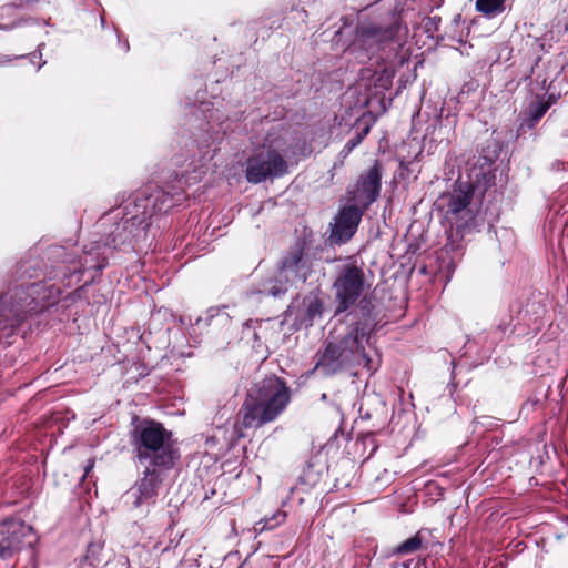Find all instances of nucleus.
Masks as SVG:
<instances>
[{
  "label": "nucleus",
  "mask_w": 568,
  "mask_h": 568,
  "mask_svg": "<svg viewBox=\"0 0 568 568\" xmlns=\"http://www.w3.org/2000/svg\"><path fill=\"white\" fill-rule=\"evenodd\" d=\"M194 173L195 175L192 178L182 173L176 176L173 184H168L164 187L146 186L136 192L133 200L122 211L114 210L104 215L101 219V225L122 216L104 241L90 242L83 247V254L78 260L65 254L64 247H57L54 255L62 257L63 263L73 265L68 267V274H64V277L68 278L67 285L71 286L74 277H77V283L80 282V275L84 272H94L89 280L93 281L106 267L113 248L125 245L134 248L136 243L144 241L153 219L161 217L163 213L179 205L185 197L184 186L200 181L204 171L195 169Z\"/></svg>",
  "instance_id": "f257e3e1"
},
{
  "label": "nucleus",
  "mask_w": 568,
  "mask_h": 568,
  "mask_svg": "<svg viewBox=\"0 0 568 568\" xmlns=\"http://www.w3.org/2000/svg\"><path fill=\"white\" fill-rule=\"evenodd\" d=\"M407 28L403 26L397 8L381 21L362 23L356 29L355 39L348 51L355 54L359 62L367 60L384 64L376 79L377 85L382 89L386 90L392 85L394 67L403 64L406 60L402 53Z\"/></svg>",
  "instance_id": "f03ea898"
},
{
  "label": "nucleus",
  "mask_w": 568,
  "mask_h": 568,
  "mask_svg": "<svg viewBox=\"0 0 568 568\" xmlns=\"http://www.w3.org/2000/svg\"><path fill=\"white\" fill-rule=\"evenodd\" d=\"M291 402V388L277 376L254 382L239 412L234 432L243 437L242 428H257L275 420Z\"/></svg>",
  "instance_id": "7ed1b4c3"
},
{
  "label": "nucleus",
  "mask_w": 568,
  "mask_h": 568,
  "mask_svg": "<svg viewBox=\"0 0 568 568\" xmlns=\"http://www.w3.org/2000/svg\"><path fill=\"white\" fill-rule=\"evenodd\" d=\"M368 342L367 324L349 326L344 334L327 342L317 361L316 369L327 376L356 367L375 371L376 367L365 346Z\"/></svg>",
  "instance_id": "20e7f679"
},
{
  "label": "nucleus",
  "mask_w": 568,
  "mask_h": 568,
  "mask_svg": "<svg viewBox=\"0 0 568 568\" xmlns=\"http://www.w3.org/2000/svg\"><path fill=\"white\" fill-rule=\"evenodd\" d=\"M132 444L139 465L172 469L180 459L172 433L153 420H145L135 428Z\"/></svg>",
  "instance_id": "39448f33"
},
{
  "label": "nucleus",
  "mask_w": 568,
  "mask_h": 568,
  "mask_svg": "<svg viewBox=\"0 0 568 568\" xmlns=\"http://www.w3.org/2000/svg\"><path fill=\"white\" fill-rule=\"evenodd\" d=\"M62 288L47 282L21 285L0 296V325L20 322L28 314L37 313L59 300Z\"/></svg>",
  "instance_id": "423d86ee"
},
{
  "label": "nucleus",
  "mask_w": 568,
  "mask_h": 568,
  "mask_svg": "<svg viewBox=\"0 0 568 568\" xmlns=\"http://www.w3.org/2000/svg\"><path fill=\"white\" fill-rule=\"evenodd\" d=\"M143 470L133 486L124 494L125 503L140 515L149 514L155 504L160 488L170 468L140 465Z\"/></svg>",
  "instance_id": "0eeeda50"
},
{
  "label": "nucleus",
  "mask_w": 568,
  "mask_h": 568,
  "mask_svg": "<svg viewBox=\"0 0 568 568\" xmlns=\"http://www.w3.org/2000/svg\"><path fill=\"white\" fill-rule=\"evenodd\" d=\"M287 162L281 151L267 145L246 161L245 176L250 183L257 184L266 179L281 178L287 173Z\"/></svg>",
  "instance_id": "6e6552de"
},
{
  "label": "nucleus",
  "mask_w": 568,
  "mask_h": 568,
  "mask_svg": "<svg viewBox=\"0 0 568 568\" xmlns=\"http://www.w3.org/2000/svg\"><path fill=\"white\" fill-rule=\"evenodd\" d=\"M364 271L355 264L345 265L338 273L333 288L336 300V314L348 311L363 295L365 290Z\"/></svg>",
  "instance_id": "1a4fd4ad"
},
{
  "label": "nucleus",
  "mask_w": 568,
  "mask_h": 568,
  "mask_svg": "<svg viewBox=\"0 0 568 568\" xmlns=\"http://www.w3.org/2000/svg\"><path fill=\"white\" fill-rule=\"evenodd\" d=\"M195 113L205 120V131L212 142H219L232 129V123L240 120V113H231L222 100L201 101L195 105Z\"/></svg>",
  "instance_id": "9d476101"
},
{
  "label": "nucleus",
  "mask_w": 568,
  "mask_h": 568,
  "mask_svg": "<svg viewBox=\"0 0 568 568\" xmlns=\"http://www.w3.org/2000/svg\"><path fill=\"white\" fill-rule=\"evenodd\" d=\"M34 540L31 526L21 519L7 518L0 525V559L13 557L24 545L32 546Z\"/></svg>",
  "instance_id": "9b49d317"
},
{
  "label": "nucleus",
  "mask_w": 568,
  "mask_h": 568,
  "mask_svg": "<svg viewBox=\"0 0 568 568\" xmlns=\"http://www.w3.org/2000/svg\"><path fill=\"white\" fill-rule=\"evenodd\" d=\"M287 273L292 281L302 283H318L324 277V270L315 263L303 250L291 251L282 261V274Z\"/></svg>",
  "instance_id": "f8f14e48"
},
{
  "label": "nucleus",
  "mask_w": 568,
  "mask_h": 568,
  "mask_svg": "<svg viewBox=\"0 0 568 568\" xmlns=\"http://www.w3.org/2000/svg\"><path fill=\"white\" fill-rule=\"evenodd\" d=\"M266 143L281 151L284 159H294L311 154L312 149L305 136L284 128L282 124L273 126L266 134Z\"/></svg>",
  "instance_id": "ddd939ff"
},
{
  "label": "nucleus",
  "mask_w": 568,
  "mask_h": 568,
  "mask_svg": "<svg viewBox=\"0 0 568 568\" xmlns=\"http://www.w3.org/2000/svg\"><path fill=\"white\" fill-rule=\"evenodd\" d=\"M381 189L382 168L376 161L372 168L359 175L352 200L354 204L365 210L378 199Z\"/></svg>",
  "instance_id": "4468645a"
},
{
  "label": "nucleus",
  "mask_w": 568,
  "mask_h": 568,
  "mask_svg": "<svg viewBox=\"0 0 568 568\" xmlns=\"http://www.w3.org/2000/svg\"><path fill=\"white\" fill-rule=\"evenodd\" d=\"M362 215L363 209L356 204H348L341 209L334 222L331 223V242L339 245L349 241L357 231Z\"/></svg>",
  "instance_id": "2eb2a0df"
},
{
  "label": "nucleus",
  "mask_w": 568,
  "mask_h": 568,
  "mask_svg": "<svg viewBox=\"0 0 568 568\" xmlns=\"http://www.w3.org/2000/svg\"><path fill=\"white\" fill-rule=\"evenodd\" d=\"M494 160L488 156H479L469 173V182L473 185V193L476 191L484 194L495 184L496 175L493 170Z\"/></svg>",
  "instance_id": "dca6fc26"
},
{
  "label": "nucleus",
  "mask_w": 568,
  "mask_h": 568,
  "mask_svg": "<svg viewBox=\"0 0 568 568\" xmlns=\"http://www.w3.org/2000/svg\"><path fill=\"white\" fill-rule=\"evenodd\" d=\"M473 195V185L459 182L448 196L447 213L456 216L459 214L468 216L470 214L468 205Z\"/></svg>",
  "instance_id": "f3484780"
},
{
  "label": "nucleus",
  "mask_w": 568,
  "mask_h": 568,
  "mask_svg": "<svg viewBox=\"0 0 568 568\" xmlns=\"http://www.w3.org/2000/svg\"><path fill=\"white\" fill-rule=\"evenodd\" d=\"M463 245L459 241H454L453 235L448 236V242L437 253L438 271L449 276L456 268L457 262L462 256Z\"/></svg>",
  "instance_id": "a211bd4d"
},
{
  "label": "nucleus",
  "mask_w": 568,
  "mask_h": 568,
  "mask_svg": "<svg viewBox=\"0 0 568 568\" xmlns=\"http://www.w3.org/2000/svg\"><path fill=\"white\" fill-rule=\"evenodd\" d=\"M323 310V302L320 297L306 296L303 300L302 307L297 311L295 321L300 326H312L315 321L322 318Z\"/></svg>",
  "instance_id": "6ab92c4d"
},
{
  "label": "nucleus",
  "mask_w": 568,
  "mask_h": 568,
  "mask_svg": "<svg viewBox=\"0 0 568 568\" xmlns=\"http://www.w3.org/2000/svg\"><path fill=\"white\" fill-rule=\"evenodd\" d=\"M290 282H292V280L288 274H282L281 265L276 276L267 278L261 283L258 293L273 296L275 298L281 297L287 292Z\"/></svg>",
  "instance_id": "aec40b11"
},
{
  "label": "nucleus",
  "mask_w": 568,
  "mask_h": 568,
  "mask_svg": "<svg viewBox=\"0 0 568 568\" xmlns=\"http://www.w3.org/2000/svg\"><path fill=\"white\" fill-rule=\"evenodd\" d=\"M358 311L363 321L355 325L364 326L367 324V335L369 336L377 323V312L373 300L368 296L361 298L358 303Z\"/></svg>",
  "instance_id": "412c9836"
},
{
  "label": "nucleus",
  "mask_w": 568,
  "mask_h": 568,
  "mask_svg": "<svg viewBox=\"0 0 568 568\" xmlns=\"http://www.w3.org/2000/svg\"><path fill=\"white\" fill-rule=\"evenodd\" d=\"M549 106L550 104L542 100H537L532 102L528 106L526 118L524 119L521 126L532 129L536 125V123L545 115Z\"/></svg>",
  "instance_id": "4be33fe9"
},
{
  "label": "nucleus",
  "mask_w": 568,
  "mask_h": 568,
  "mask_svg": "<svg viewBox=\"0 0 568 568\" xmlns=\"http://www.w3.org/2000/svg\"><path fill=\"white\" fill-rule=\"evenodd\" d=\"M103 550L102 541H92L88 545L87 552L80 562L81 568H95L102 562L101 554Z\"/></svg>",
  "instance_id": "5701e85b"
},
{
  "label": "nucleus",
  "mask_w": 568,
  "mask_h": 568,
  "mask_svg": "<svg viewBox=\"0 0 568 568\" xmlns=\"http://www.w3.org/2000/svg\"><path fill=\"white\" fill-rule=\"evenodd\" d=\"M476 10L487 18H495L504 12L505 0H476Z\"/></svg>",
  "instance_id": "b1692460"
},
{
  "label": "nucleus",
  "mask_w": 568,
  "mask_h": 568,
  "mask_svg": "<svg viewBox=\"0 0 568 568\" xmlns=\"http://www.w3.org/2000/svg\"><path fill=\"white\" fill-rule=\"evenodd\" d=\"M225 306L207 308L204 315L197 318L196 324L204 323L205 325H211L213 322H216L217 324L229 323L230 316L225 312Z\"/></svg>",
  "instance_id": "393cba45"
},
{
  "label": "nucleus",
  "mask_w": 568,
  "mask_h": 568,
  "mask_svg": "<svg viewBox=\"0 0 568 568\" xmlns=\"http://www.w3.org/2000/svg\"><path fill=\"white\" fill-rule=\"evenodd\" d=\"M423 546V540L419 534L414 535L402 544L393 548V556H405L418 551Z\"/></svg>",
  "instance_id": "a878e982"
},
{
  "label": "nucleus",
  "mask_w": 568,
  "mask_h": 568,
  "mask_svg": "<svg viewBox=\"0 0 568 568\" xmlns=\"http://www.w3.org/2000/svg\"><path fill=\"white\" fill-rule=\"evenodd\" d=\"M286 514L284 511L275 513L271 518H266L262 529H273L284 523Z\"/></svg>",
  "instance_id": "bb28decb"
},
{
  "label": "nucleus",
  "mask_w": 568,
  "mask_h": 568,
  "mask_svg": "<svg viewBox=\"0 0 568 568\" xmlns=\"http://www.w3.org/2000/svg\"><path fill=\"white\" fill-rule=\"evenodd\" d=\"M361 144V136L359 135H353L344 145L342 151L339 152V156L342 159L347 158L351 152Z\"/></svg>",
  "instance_id": "cd10ccee"
},
{
  "label": "nucleus",
  "mask_w": 568,
  "mask_h": 568,
  "mask_svg": "<svg viewBox=\"0 0 568 568\" xmlns=\"http://www.w3.org/2000/svg\"><path fill=\"white\" fill-rule=\"evenodd\" d=\"M258 324L257 321H247L243 324V329H242V338L243 339H246L247 342H251V334L253 332V328H255V326Z\"/></svg>",
  "instance_id": "c85d7f7f"
},
{
  "label": "nucleus",
  "mask_w": 568,
  "mask_h": 568,
  "mask_svg": "<svg viewBox=\"0 0 568 568\" xmlns=\"http://www.w3.org/2000/svg\"><path fill=\"white\" fill-rule=\"evenodd\" d=\"M43 45H44L43 43H41V44H39V45H38V53H37V52H34V53H31V54H29V55H26V54H22V55H16L13 59H23V58L29 57V58H30V62H31L32 64H34V63L37 62V58H39L40 60H41V58H42L41 48H42Z\"/></svg>",
  "instance_id": "c756f323"
},
{
  "label": "nucleus",
  "mask_w": 568,
  "mask_h": 568,
  "mask_svg": "<svg viewBox=\"0 0 568 568\" xmlns=\"http://www.w3.org/2000/svg\"><path fill=\"white\" fill-rule=\"evenodd\" d=\"M251 341L253 342L252 346L257 347L260 342V336L257 334L256 327L253 328V332L251 334Z\"/></svg>",
  "instance_id": "7c9ffc66"
},
{
  "label": "nucleus",
  "mask_w": 568,
  "mask_h": 568,
  "mask_svg": "<svg viewBox=\"0 0 568 568\" xmlns=\"http://www.w3.org/2000/svg\"><path fill=\"white\" fill-rule=\"evenodd\" d=\"M368 132H369V128L365 126L361 131L356 132L354 135H359L361 142H362L364 140V138L368 134Z\"/></svg>",
  "instance_id": "2f4dec72"
},
{
  "label": "nucleus",
  "mask_w": 568,
  "mask_h": 568,
  "mask_svg": "<svg viewBox=\"0 0 568 568\" xmlns=\"http://www.w3.org/2000/svg\"><path fill=\"white\" fill-rule=\"evenodd\" d=\"M436 21H440V18H437V17H433V18H429L428 21L426 22L425 27L427 29V31H430V27L429 24H435Z\"/></svg>",
  "instance_id": "473e14b6"
},
{
  "label": "nucleus",
  "mask_w": 568,
  "mask_h": 568,
  "mask_svg": "<svg viewBox=\"0 0 568 568\" xmlns=\"http://www.w3.org/2000/svg\"><path fill=\"white\" fill-rule=\"evenodd\" d=\"M93 464H94V462H93V460H89V465L85 467V474H84V476H85V475H88V474H89V471L93 468Z\"/></svg>",
  "instance_id": "72a5a7b5"
},
{
  "label": "nucleus",
  "mask_w": 568,
  "mask_h": 568,
  "mask_svg": "<svg viewBox=\"0 0 568 568\" xmlns=\"http://www.w3.org/2000/svg\"><path fill=\"white\" fill-rule=\"evenodd\" d=\"M119 42H121V41L119 40ZM120 45L122 47V49H123L125 52H128V51H129V48H130V47H129V42H128V41H125V42H123V43H120Z\"/></svg>",
  "instance_id": "f704fd0d"
},
{
  "label": "nucleus",
  "mask_w": 568,
  "mask_h": 568,
  "mask_svg": "<svg viewBox=\"0 0 568 568\" xmlns=\"http://www.w3.org/2000/svg\"><path fill=\"white\" fill-rule=\"evenodd\" d=\"M410 562H412V560L404 561V562L402 564V567H403V568H409V567H410Z\"/></svg>",
  "instance_id": "c9c22d12"
},
{
  "label": "nucleus",
  "mask_w": 568,
  "mask_h": 568,
  "mask_svg": "<svg viewBox=\"0 0 568 568\" xmlns=\"http://www.w3.org/2000/svg\"><path fill=\"white\" fill-rule=\"evenodd\" d=\"M100 20H101V27H102V28H105V19H104V17H103V16H101V19H100Z\"/></svg>",
  "instance_id": "e433bc0d"
},
{
  "label": "nucleus",
  "mask_w": 568,
  "mask_h": 568,
  "mask_svg": "<svg viewBox=\"0 0 568 568\" xmlns=\"http://www.w3.org/2000/svg\"><path fill=\"white\" fill-rule=\"evenodd\" d=\"M44 64H45V61L40 62V63L38 64L37 70H40V69L42 68V65H44Z\"/></svg>",
  "instance_id": "4c0bfd02"
},
{
  "label": "nucleus",
  "mask_w": 568,
  "mask_h": 568,
  "mask_svg": "<svg viewBox=\"0 0 568 568\" xmlns=\"http://www.w3.org/2000/svg\"><path fill=\"white\" fill-rule=\"evenodd\" d=\"M452 365H453V371L456 368V363L455 361L452 362Z\"/></svg>",
  "instance_id": "58836bf2"
},
{
  "label": "nucleus",
  "mask_w": 568,
  "mask_h": 568,
  "mask_svg": "<svg viewBox=\"0 0 568 568\" xmlns=\"http://www.w3.org/2000/svg\"><path fill=\"white\" fill-rule=\"evenodd\" d=\"M326 397H327V395H326V394H323V395H322V399H323V400H325V399H326Z\"/></svg>",
  "instance_id": "ea45409f"
},
{
  "label": "nucleus",
  "mask_w": 568,
  "mask_h": 568,
  "mask_svg": "<svg viewBox=\"0 0 568 568\" xmlns=\"http://www.w3.org/2000/svg\"><path fill=\"white\" fill-rule=\"evenodd\" d=\"M0 29H4V30H7L8 28H7V27H4V26H0Z\"/></svg>",
  "instance_id": "a19ab883"
}]
</instances>
